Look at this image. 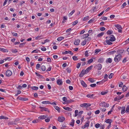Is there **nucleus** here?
<instances>
[{
    "label": "nucleus",
    "instance_id": "5",
    "mask_svg": "<svg viewBox=\"0 0 129 129\" xmlns=\"http://www.w3.org/2000/svg\"><path fill=\"white\" fill-rule=\"evenodd\" d=\"M39 108L40 109H42L41 110V111H47L48 112H49V111L48 109L47 108H45V107H42L41 106L39 107Z\"/></svg>",
    "mask_w": 129,
    "mask_h": 129
},
{
    "label": "nucleus",
    "instance_id": "24",
    "mask_svg": "<svg viewBox=\"0 0 129 129\" xmlns=\"http://www.w3.org/2000/svg\"><path fill=\"white\" fill-rule=\"evenodd\" d=\"M106 80H102V81H99L97 82L96 84H102L104 82H105V81H106Z\"/></svg>",
    "mask_w": 129,
    "mask_h": 129
},
{
    "label": "nucleus",
    "instance_id": "39",
    "mask_svg": "<svg viewBox=\"0 0 129 129\" xmlns=\"http://www.w3.org/2000/svg\"><path fill=\"white\" fill-rule=\"evenodd\" d=\"M104 34L103 32H102L101 33L99 34L97 36V37L98 38H99L102 36Z\"/></svg>",
    "mask_w": 129,
    "mask_h": 129
},
{
    "label": "nucleus",
    "instance_id": "46",
    "mask_svg": "<svg viewBox=\"0 0 129 129\" xmlns=\"http://www.w3.org/2000/svg\"><path fill=\"white\" fill-rule=\"evenodd\" d=\"M126 113H129V106H127L126 108Z\"/></svg>",
    "mask_w": 129,
    "mask_h": 129
},
{
    "label": "nucleus",
    "instance_id": "22",
    "mask_svg": "<svg viewBox=\"0 0 129 129\" xmlns=\"http://www.w3.org/2000/svg\"><path fill=\"white\" fill-rule=\"evenodd\" d=\"M112 121V120L110 119H108L106 120L105 121V122L107 123H109V124H111V123Z\"/></svg>",
    "mask_w": 129,
    "mask_h": 129
},
{
    "label": "nucleus",
    "instance_id": "55",
    "mask_svg": "<svg viewBox=\"0 0 129 129\" xmlns=\"http://www.w3.org/2000/svg\"><path fill=\"white\" fill-rule=\"evenodd\" d=\"M88 18H89L88 16H87L86 17H84L83 19V20L86 21L87 20H88L89 19Z\"/></svg>",
    "mask_w": 129,
    "mask_h": 129
},
{
    "label": "nucleus",
    "instance_id": "4",
    "mask_svg": "<svg viewBox=\"0 0 129 129\" xmlns=\"http://www.w3.org/2000/svg\"><path fill=\"white\" fill-rule=\"evenodd\" d=\"M65 118L63 117H59L58 118V121L60 122H62L65 120Z\"/></svg>",
    "mask_w": 129,
    "mask_h": 129
},
{
    "label": "nucleus",
    "instance_id": "38",
    "mask_svg": "<svg viewBox=\"0 0 129 129\" xmlns=\"http://www.w3.org/2000/svg\"><path fill=\"white\" fill-rule=\"evenodd\" d=\"M87 105L86 103H84L81 104L80 105V106L82 107H86V105Z\"/></svg>",
    "mask_w": 129,
    "mask_h": 129
},
{
    "label": "nucleus",
    "instance_id": "51",
    "mask_svg": "<svg viewBox=\"0 0 129 129\" xmlns=\"http://www.w3.org/2000/svg\"><path fill=\"white\" fill-rule=\"evenodd\" d=\"M105 103L104 102L101 103L100 104V106H102L103 107H105Z\"/></svg>",
    "mask_w": 129,
    "mask_h": 129
},
{
    "label": "nucleus",
    "instance_id": "31",
    "mask_svg": "<svg viewBox=\"0 0 129 129\" xmlns=\"http://www.w3.org/2000/svg\"><path fill=\"white\" fill-rule=\"evenodd\" d=\"M31 88L34 90H37L38 89V87L37 86H34L31 87Z\"/></svg>",
    "mask_w": 129,
    "mask_h": 129
},
{
    "label": "nucleus",
    "instance_id": "53",
    "mask_svg": "<svg viewBox=\"0 0 129 129\" xmlns=\"http://www.w3.org/2000/svg\"><path fill=\"white\" fill-rule=\"evenodd\" d=\"M100 126V124L99 123H97L95 125V127L97 128H99Z\"/></svg>",
    "mask_w": 129,
    "mask_h": 129
},
{
    "label": "nucleus",
    "instance_id": "32",
    "mask_svg": "<svg viewBox=\"0 0 129 129\" xmlns=\"http://www.w3.org/2000/svg\"><path fill=\"white\" fill-rule=\"evenodd\" d=\"M110 41L109 40H106V43L109 45H111L112 44V43L110 42Z\"/></svg>",
    "mask_w": 129,
    "mask_h": 129
},
{
    "label": "nucleus",
    "instance_id": "29",
    "mask_svg": "<svg viewBox=\"0 0 129 129\" xmlns=\"http://www.w3.org/2000/svg\"><path fill=\"white\" fill-rule=\"evenodd\" d=\"M67 17L66 16H64L63 17V19L62 23H64L66 22L65 20H67Z\"/></svg>",
    "mask_w": 129,
    "mask_h": 129
},
{
    "label": "nucleus",
    "instance_id": "61",
    "mask_svg": "<svg viewBox=\"0 0 129 129\" xmlns=\"http://www.w3.org/2000/svg\"><path fill=\"white\" fill-rule=\"evenodd\" d=\"M11 33L12 34L13 36L16 37L17 36V34L16 33L11 32Z\"/></svg>",
    "mask_w": 129,
    "mask_h": 129
},
{
    "label": "nucleus",
    "instance_id": "23",
    "mask_svg": "<svg viewBox=\"0 0 129 129\" xmlns=\"http://www.w3.org/2000/svg\"><path fill=\"white\" fill-rule=\"evenodd\" d=\"M74 120L73 119H72L71 120V122L70 123V125L72 126H74Z\"/></svg>",
    "mask_w": 129,
    "mask_h": 129
},
{
    "label": "nucleus",
    "instance_id": "54",
    "mask_svg": "<svg viewBox=\"0 0 129 129\" xmlns=\"http://www.w3.org/2000/svg\"><path fill=\"white\" fill-rule=\"evenodd\" d=\"M86 42L84 40V41L82 42L81 43V45H82L84 46L86 44Z\"/></svg>",
    "mask_w": 129,
    "mask_h": 129
},
{
    "label": "nucleus",
    "instance_id": "42",
    "mask_svg": "<svg viewBox=\"0 0 129 129\" xmlns=\"http://www.w3.org/2000/svg\"><path fill=\"white\" fill-rule=\"evenodd\" d=\"M91 39L89 37H88L85 38V40L87 42V41H90L91 40Z\"/></svg>",
    "mask_w": 129,
    "mask_h": 129
},
{
    "label": "nucleus",
    "instance_id": "43",
    "mask_svg": "<svg viewBox=\"0 0 129 129\" xmlns=\"http://www.w3.org/2000/svg\"><path fill=\"white\" fill-rule=\"evenodd\" d=\"M78 23V21L77 20H76L75 21L73 22L72 23V25H75L77 23Z\"/></svg>",
    "mask_w": 129,
    "mask_h": 129
},
{
    "label": "nucleus",
    "instance_id": "59",
    "mask_svg": "<svg viewBox=\"0 0 129 129\" xmlns=\"http://www.w3.org/2000/svg\"><path fill=\"white\" fill-rule=\"evenodd\" d=\"M85 56L86 57H88V51H86L85 53Z\"/></svg>",
    "mask_w": 129,
    "mask_h": 129
},
{
    "label": "nucleus",
    "instance_id": "48",
    "mask_svg": "<svg viewBox=\"0 0 129 129\" xmlns=\"http://www.w3.org/2000/svg\"><path fill=\"white\" fill-rule=\"evenodd\" d=\"M108 92V91H102L101 92V94L102 95H104L106 94Z\"/></svg>",
    "mask_w": 129,
    "mask_h": 129
},
{
    "label": "nucleus",
    "instance_id": "64",
    "mask_svg": "<svg viewBox=\"0 0 129 129\" xmlns=\"http://www.w3.org/2000/svg\"><path fill=\"white\" fill-rule=\"evenodd\" d=\"M50 119L49 118H47L45 119V121L46 122H48L50 121Z\"/></svg>",
    "mask_w": 129,
    "mask_h": 129
},
{
    "label": "nucleus",
    "instance_id": "8",
    "mask_svg": "<svg viewBox=\"0 0 129 129\" xmlns=\"http://www.w3.org/2000/svg\"><path fill=\"white\" fill-rule=\"evenodd\" d=\"M57 83L58 85H61L62 84L63 82L61 79H58L57 80Z\"/></svg>",
    "mask_w": 129,
    "mask_h": 129
},
{
    "label": "nucleus",
    "instance_id": "41",
    "mask_svg": "<svg viewBox=\"0 0 129 129\" xmlns=\"http://www.w3.org/2000/svg\"><path fill=\"white\" fill-rule=\"evenodd\" d=\"M107 33L108 35H110L113 33V31L112 30H108Z\"/></svg>",
    "mask_w": 129,
    "mask_h": 129
},
{
    "label": "nucleus",
    "instance_id": "40",
    "mask_svg": "<svg viewBox=\"0 0 129 129\" xmlns=\"http://www.w3.org/2000/svg\"><path fill=\"white\" fill-rule=\"evenodd\" d=\"M13 124H14L15 125H16V124L14 122V121H12L11 122H10L8 123V125H12Z\"/></svg>",
    "mask_w": 129,
    "mask_h": 129
},
{
    "label": "nucleus",
    "instance_id": "30",
    "mask_svg": "<svg viewBox=\"0 0 129 129\" xmlns=\"http://www.w3.org/2000/svg\"><path fill=\"white\" fill-rule=\"evenodd\" d=\"M8 118L6 117H5L4 116H0V119H8Z\"/></svg>",
    "mask_w": 129,
    "mask_h": 129
},
{
    "label": "nucleus",
    "instance_id": "21",
    "mask_svg": "<svg viewBox=\"0 0 129 129\" xmlns=\"http://www.w3.org/2000/svg\"><path fill=\"white\" fill-rule=\"evenodd\" d=\"M112 62V60L110 58H107L106 61V62L107 63L108 62L111 63Z\"/></svg>",
    "mask_w": 129,
    "mask_h": 129
},
{
    "label": "nucleus",
    "instance_id": "63",
    "mask_svg": "<svg viewBox=\"0 0 129 129\" xmlns=\"http://www.w3.org/2000/svg\"><path fill=\"white\" fill-rule=\"evenodd\" d=\"M118 96H117L114 99V100L115 101H118L120 100Z\"/></svg>",
    "mask_w": 129,
    "mask_h": 129
},
{
    "label": "nucleus",
    "instance_id": "57",
    "mask_svg": "<svg viewBox=\"0 0 129 129\" xmlns=\"http://www.w3.org/2000/svg\"><path fill=\"white\" fill-rule=\"evenodd\" d=\"M113 75H114V74L113 73H111L109 76V79L111 78H112Z\"/></svg>",
    "mask_w": 129,
    "mask_h": 129
},
{
    "label": "nucleus",
    "instance_id": "33",
    "mask_svg": "<svg viewBox=\"0 0 129 129\" xmlns=\"http://www.w3.org/2000/svg\"><path fill=\"white\" fill-rule=\"evenodd\" d=\"M93 95H94L93 94H88L86 96L88 98H90L91 99H92L93 98Z\"/></svg>",
    "mask_w": 129,
    "mask_h": 129
},
{
    "label": "nucleus",
    "instance_id": "56",
    "mask_svg": "<svg viewBox=\"0 0 129 129\" xmlns=\"http://www.w3.org/2000/svg\"><path fill=\"white\" fill-rule=\"evenodd\" d=\"M90 86L92 87H93L96 86V84H93L90 85Z\"/></svg>",
    "mask_w": 129,
    "mask_h": 129
},
{
    "label": "nucleus",
    "instance_id": "17",
    "mask_svg": "<svg viewBox=\"0 0 129 129\" xmlns=\"http://www.w3.org/2000/svg\"><path fill=\"white\" fill-rule=\"evenodd\" d=\"M0 51L4 52H8V50L3 48H0Z\"/></svg>",
    "mask_w": 129,
    "mask_h": 129
},
{
    "label": "nucleus",
    "instance_id": "27",
    "mask_svg": "<svg viewBox=\"0 0 129 129\" xmlns=\"http://www.w3.org/2000/svg\"><path fill=\"white\" fill-rule=\"evenodd\" d=\"M127 89V88L125 85H124L123 86L122 90L124 92H125L126 91Z\"/></svg>",
    "mask_w": 129,
    "mask_h": 129
},
{
    "label": "nucleus",
    "instance_id": "15",
    "mask_svg": "<svg viewBox=\"0 0 129 129\" xmlns=\"http://www.w3.org/2000/svg\"><path fill=\"white\" fill-rule=\"evenodd\" d=\"M122 109L121 110V113L122 114H123L125 112V106H123L122 107Z\"/></svg>",
    "mask_w": 129,
    "mask_h": 129
},
{
    "label": "nucleus",
    "instance_id": "49",
    "mask_svg": "<svg viewBox=\"0 0 129 129\" xmlns=\"http://www.w3.org/2000/svg\"><path fill=\"white\" fill-rule=\"evenodd\" d=\"M72 58L75 61H76L78 59V58L77 57L75 56H73V57Z\"/></svg>",
    "mask_w": 129,
    "mask_h": 129
},
{
    "label": "nucleus",
    "instance_id": "7",
    "mask_svg": "<svg viewBox=\"0 0 129 129\" xmlns=\"http://www.w3.org/2000/svg\"><path fill=\"white\" fill-rule=\"evenodd\" d=\"M86 71L85 70H83L81 72L80 74H79V76L80 77H82L86 73Z\"/></svg>",
    "mask_w": 129,
    "mask_h": 129
},
{
    "label": "nucleus",
    "instance_id": "1",
    "mask_svg": "<svg viewBox=\"0 0 129 129\" xmlns=\"http://www.w3.org/2000/svg\"><path fill=\"white\" fill-rule=\"evenodd\" d=\"M121 57V54L117 55L115 57L114 60L115 62H118L120 60Z\"/></svg>",
    "mask_w": 129,
    "mask_h": 129
},
{
    "label": "nucleus",
    "instance_id": "35",
    "mask_svg": "<svg viewBox=\"0 0 129 129\" xmlns=\"http://www.w3.org/2000/svg\"><path fill=\"white\" fill-rule=\"evenodd\" d=\"M41 70L43 71H44L46 69V67L43 65L41 66Z\"/></svg>",
    "mask_w": 129,
    "mask_h": 129
},
{
    "label": "nucleus",
    "instance_id": "6",
    "mask_svg": "<svg viewBox=\"0 0 129 129\" xmlns=\"http://www.w3.org/2000/svg\"><path fill=\"white\" fill-rule=\"evenodd\" d=\"M12 73L11 71L10 70H7L6 72V74L7 76H10L12 75Z\"/></svg>",
    "mask_w": 129,
    "mask_h": 129
},
{
    "label": "nucleus",
    "instance_id": "10",
    "mask_svg": "<svg viewBox=\"0 0 129 129\" xmlns=\"http://www.w3.org/2000/svg\"><path fill=\"white\" fill-rule=\"evenodd\" d=\"M17 99L20 100L21 101H26L28 100V99L27 98L21 97H20L19 96H18Z\"/></svg>",
    "mask_w": 129,
    "mask_h": 129
},
{
    "label": "nucleus",
    "instance_id": "2",
    "mask_svg": "<svg viewBox=\"0 0 129 129\" xmlns=\"http://www.w3.org/2000/svg\"><path fill=\"white\" fill-rule=\"evenodd\" d=\"M95 68L98 70H101L102 68V65L100 63H98L95 65L94 66Z\"/></svg>",
    "mask_w": 129,
    "mask_h": 129
},
{
    "label": "nucleus",
    "instance_id": "60",
    "mask_svg": "<svg viewBox=\"0 0 129 129\" xmlns=\"http://www.w3.org/2000/svg\"><path fill=\"white\" fill-rule=\"evenodd\" d=\"M40 67V64L38 63L37 64L36 66V69H38Z\"/></svg>",
    "mask_w": 129,
    "mask_h": 129
},
{
    "label": "nucleus",
    "instance_id": "52",
    "mask_svg": "<svg viewBox=\"0 0 129 129\" xmlns=\"http://www.w3.org/2000/svg\"><path fill=\"white\" fill-rule=\"evenodd\" d=\"M62 99L63 101L67 102V99L66 97H63L62 98Z\"/></svg>",
    "mask_w": 129,
    "mask_h": 129
},
{
    "label": "nucleus",
    "instance_id": "16",
    "mask_svg": "<svg viewBox=\"0 0 129 129\" xmlns=\"http://www.w3.org/2000/svg\"><path fill=\"white\" fill-rule=\"evenodd\" d=\"M118 29H121L122 27L119 24H116L114 25Z\"/></svg>",
    "mask_w": 129,
    "mask_h": 129
},
{
    "label": "nucleus",
    "instance_id": "34",
    "mask_svg": "<svg viewBox=\"0 0 129 129\" xmlns=\"http://www.w3.org/2000/svg\"><path fill=\"white\" fill-rule=\"evenodd\" d=\"M104 59L103 58H100L98 60V62L99 63H101L103 61Z\"/></svg>",
    "mask_w": 129,
    "mask_h": 129
},
{
    "label": "nucleus",
    "instance_id": "28",
    "mask_svg": "<svg viewBox=\"0 0 129 129\" xmlns=\"http://www.w3.org/2000/svg\"><path fill=\"white\" fill-rule=\"evenodd\" d=\"M55 109L57 110L59 113L60 112V108L57 106H54Z\"/></svg>",
    "mask_w": 129,
    "mask_h": 129
},
{
    "label": "nucleus",
    "instance_id": "58",
    "mask_svg": "<svg viewBox=\"0 0 129 129\" xmlns=\"http://www.w3.org/2000/svg\"><path fill=\"white\" fill-rule=\"evenodd\" d=\"M38 50L37 49L34 50L31 53H37L38 52Z\"/></svg>",
    "mask_w": 129,
    "mask_h": 129
},
{
    "label": "nucleus",
    "instance_id": "44",
    "mask_svg": "<svg viewBox=\"0 0 129 129\" xmlns=\"http://www.w3.org/2000/svg\"><path fill=\"white\" fill-rule=\"evenodd\" d=\"M75 12V10H73L69 14V16H71L72 14H73V13Z\"/></svg>",
    "mask_w": 129,
    "mask_h": 129
},
{
    "label": "nucleus",
    "instance_id": "26",
    "mask_svg": "<svg viewBox=\"0 0 129 129\" xmlns=\"http://www.w3.org/2000/svg\"><path fill=\"white\" fill-rule=\"evenodd\" d=\"M116 52V51L115 50H113L112 51H111L110 52H108V55H110L111 54H112Z\"/></svg>",
    "mask_w": 129,
    "mask_h": 129
},
{
    "label": "nucleus",
    "instance_id": "37",
    "mask_svg": "<svg viewBox=\"0 0 129 129\" xmlns=\"http://www.w3.org/2000/svg\"><path fill=\"white\" fill-rule=\"evenodd\" d=\"M64 37H58L57 39V40L58 41H61L62 40L64 39Z\"/></svg>",
    "mask_w": 129,
    "mask_h": 129
},
{
    "label": "nucleus",
    "instance_id": "50",
    "mask_svg": "<svg viewBox=\"0 0 129 129\" xmlns=\"http://www.w3.org/2000/svg\"><path fill=\"white\" fill-rule=\"evenodd\" d=\"M93 61V59H91L88 60L87 62L89 64H90L92 63Z\"/></svg>",
    "mask_w": 129,
    "mask_h": 129
},
{
    "label": "nucleus",
    "instance_id": "45",
    "mask_svg": "<svg viewBox=\"0 0 129 129\" xmlns=\"http://www.w3.org/2000/svg\"><path fill=\"white\" fill-rule=\"evenodd\" d=\"M74 102V100L71 99L70 100H68L67 101V103H72Z\"/></svg>",
    "mask_w": 129,
    "mask_h": 129
},
{
    "label": "nucleus",
    "instance_id": "3",
    "mask_svg": "<svg viewBox=\"0 0 129 129\" xmlns=\"http://www.w3.org/2000/svg\"><path fill=\"white\" fill-rule=\"evenodd\" d=\"M109 38H110L109 40L111 42H113L115 40V38L114 35H111L109 36Z\"/></svg>",
    "mask_w": 129,
    "mask_h": 129
},
{
    "label": "nucleus",
    "instance_id": "14",
    "mask_svg": "<svg viewBox=\"0 0 129 129\" xmlns=\"http://www.w3.org/2000/svg\"><path fill=\"white\" fill-rule=\"evenodd\" d=\"M69 53L71 55H72L73 54V53L71 51H65L64 52L62 53L63 54H65Z\"/></svg>",
    "mask_w": 129,
    "mask_h": 129
},
{
    "label": "nucleus",
    "instance_id": "20",
    "mask_svg": "<svg viewBox=\"0 0 129 129\" xmlns=\"http://www.w3.org/2000/svg\"><path fill=\"white\" fill-rule=\"evenodd\" d=\"M42 103L43 104H51V103L49 101H43L42 102Z\"/></svg>",
    "mask_w": 129,
    "mask_h": 129
},
{
    "label": "nucleus",
    "instance_id": "47",
    "mask_svg": "<svg viewBox=\"0 0 129 129\" xmlns=\"http://www.w3.org/2000/svg\"><path fill=\"white\" fill-rule=\"evenodd\" d=\"M101 51V50L99 49H97L95 51V53L96 54H98L99 52Z\"/></svg>",
    "mask_w": 129,
    "mask_h": 129
},
{
    "label": "nucleus",
    "instance_id": "11",
    "mask_svg": "<svg viewBox=\"0 0 129 129\" xmlns=\"http://www.w3.org/2000/svg\"><path fill=\"white\" fill-rule=\"evenodd\" d=\"M92 66H90L88 67L86 69V70H85L86 72L87 73L89 71L92 69Z\"/></svg>",
    "mask_w": 129,
    "mask_h": 129
},
{
    "label": "nucleus",
    "instance_id": "25",
    "mask_svg": "<svg viewBox=\"0 0 129 129\" xmlns=\"http://www.w3.org/2000/svg\"><path fill=\"white\" fill-rule=\"evenodd\" d=\"M124 52V50L123 49L117 51V52L119 54H122Z\"/></svg>",
    "mask_w": 129,
    "mask_h": 129
},
{
    "label": "nucleus",
    "instance_id": "62",
    "mask_svg": "<svg viewBox=\"0 0 129 129\" xmlns=\"http://www.w3.org/2000/svg\"><path fill=\"white\" fill-rule=\"evenodd\" d=\"M100 30L102 31H103L105 30L106 28L104 27H102L100 28Z\"/></svg>",
    "mask_w": 129,
    "mask_h": 129
},
{
    "label": "nucleus",
    "instance_id": "18",
    "mask_svg": "<svg viewBox=\"0 0 129 129\" xmlns=\"http://www.w3.org/2000/svg\"><path fill=\"white\" fill-rule=\"evenodd\" d=\"M63 108L65 110H67L69 111H71L72 110V109L71 108L69 107H63Z\"/></svg>",
    "mask_w": 129,
    "mask_h": 129
},
{
    "label": "nucleus",
    "instance_id": "19",
    "mask_svg": "<svg viewBox=\"0 0 129 129\" xmlns=\"http://www.w3.org/2000/svg\"><path fill=\"white\" fill-rule=\"evenodd\" d=\"M81 83L82 85L85 87H87V84L85 83V82L83 81H82L81 82Z\"/></svg>",
    "mask_w": 129,
    "mask_h": 129
},
{
    "label": "nucleus",
    "instance_id": "12",
    "mask_svg": "<svg viewBox=\"0 0 129 129\" xmlns=\"http://www.w3.org/2000/svg\"><path fill=\"white\" fill-rule=\"evenodd\" d=\"M80 42V40L78 39L75 40L74 42V44L75 45H77L79 44Z\"/></svg>",
    "mask_w": 129,
    "mask_h": 129
},
{
    "label": "nucleus",
    "instance_id": "36",
    "mask_svg": "<svg viewBox=\"0 0 129 129\" xmlns=\"http://www.w3.org/2000/svg\"><path fill=\"white\" fill-rule=\"evenodd\" d=\"M88 80L91 83H93L94 82L95 80L91 78H88Z\"/></svg>",
    "mask_w": 129,
    "mask_h": 129
},
{
    "label": "nucleus",
    "instance_id": "13",
    "mask_svg": "<svg viewBox=\"0 0 129 129\" xmlns=\"http://www.w3.org/2000/svg\"><path fill=\"white\" fill-rule=\"evenodd\" d=\"M47 117V115L45 116L44 115H42L39 117L38 118L40 119H44Z\"/></svg>",
    "mask_w": 129,
    "mask_h": 129
},
{
    "label": "nucleus",
    "instance_id": "9",
    "mask_svg": "<svg viewBox=\"0 0 129 129\" xmlns=\"http://www.w3.org/2000/svg\"><path fill=\"white\" fill-rule=\"evenodd\" d=\"M89 121H87L85 123V124L82 127V128L84 129L85 127L88 126L89 125Z\"/></svg>",
    "mask_w": 129,
    "mask_h": 129
}]
</instances>
